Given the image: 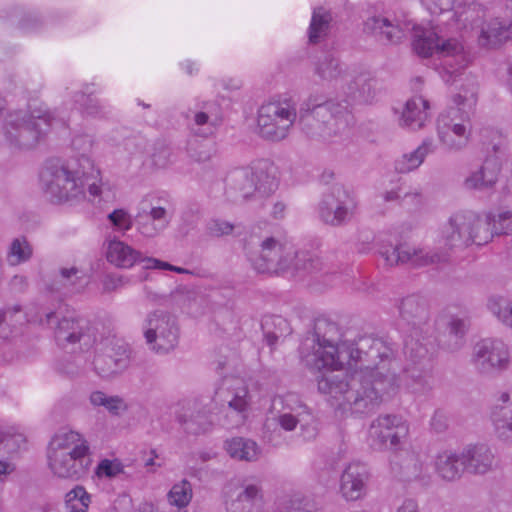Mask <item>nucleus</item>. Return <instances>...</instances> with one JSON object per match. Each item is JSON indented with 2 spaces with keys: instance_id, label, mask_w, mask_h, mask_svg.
Masks as SVG:
<instances>
[{
  "instance_id": "obj_1",
  "label": "nucleus",
  "mask_w": 512,
  "mask_h": 512,
  "mask_svg": "<svg viewBox=\"0 0 512 512\" xmlns=\"http://www.w3.org/2000/svg\"><path fill=\"white\" fill-rule=\"evenodd\" d=\"M337 333L336 324L327 323L322 336L316 333L304 340L301 357L307 366L324 370L317 378L318 390L335 410L369 413L400 387L391 369L394 347L372 335L339 342Z\"/></svg>"
},
{
  "instance_id": "obj_2",
  "label": "nucleus",
  "mask_w": 512,
  "mask_h": 512,
  "mask_svg": "<svg viewBox=\"0 0 512 512\" xmlns=\"http://www.w3.org/2000/svg\"><path fill=\"white\" fill-rule=\"evenodd\" d=\"M512 231V213L500 212L497 216L488 212L460 211L449 217L440 229L439 247L435 249L411 246L407 243L393 245L385 233L379 236V254L386 265L408 264L413 267L446 263L451 254L459 253L475 245L489 243L495 235Z\"/></svg>"
},
{
  "instance_id": "obj_3",
  "label": "nucleus",
  "mask_w": 512,
  "mask_h": 512,
  "mask_svg": "<svg viewBox=\"0 0 512 512\" xmlns=\"http://www.w3.org/2000/svg\"><path fill=\"white\" fill-rule=\"evenodd\" d=\"M40 181L45 193L57 202L100 199L104 186L93 160L84 155L47 161L41 171Z\"/></svg>"
},
{
  "instance_id": "obj_4",
  "label": "nucleus",
  "mask_w": 512,
  "mask_h": 512,
  "mask_svg": "<svg viewBox=\"0 0 512 512\" xmlns=\"http://www.w3.org/2000/svg\"><path fill=\"white\" fill-rule=\"evenodd\" d=\"M91 464L89 443L79 432H60L50 440L47 465L55 477L77 481L88 473Z\"/></svg>"
},
{
  "instance_id": "obj_5",
  "label": "nucleus",
  "mask_w": 512,
  "mask_h": 512,
  "mask_svg": "<svg viewBox=\"0 0 512 512\" xmlns=\"http://www.w3.org/2000/svg\"><path fill=\"white\" fill-rule=\"evenodd\" d=\"M454 107L441 113L436 122L437 137L443 148L458 152L466 148L472 136L471 114L477 103L474 83L461 89L454 96Z\"/></svg>"
},
{
  "instance_id": "obj_6",
  "label": "nucleus",
  "mask_w": 512,
  "mask_h": 512,
  "mask_svg": "<svg viewBox=\"0 0 512 512\" xmlns=\"http://www.w3.org/2000/svg\"><path fill=\"white\" fill-rule=\"evenodd\" d=\"M250 260L260 273H312L321 269L318 258L312 257L308 252H299L290 241L275 237L264 239L259 254Z\"/></svg>"
},
{
  "instance_id": "obj_7",
  "label": "nucleus",
  "mask_w": 512,
  "mask_h": 512,
  "mask_svg": "<svg viewBox=\"0 0 512 512\" xmlns=\"http://www.w3.org/2000/svg\"><path fill=\"white\" fill-rule=\"evenodd\" d=\"M413 48L421 57L436 56L442 69L450 77L460 74L470 63V54L463 42L456 37H445L434 29L412 26Z\"/></svg>"
},
{
  "instance_id": "obj_8",
  "label": "nucleus",
  "mask_w": 512,
  "mask_h": 512,
  "mask_svg": "<svg viewBox=\"0 0 512 512\" xmlns=\"http://www.w3.org/2000/svg\"><path fill=\"white\" fill-rule=\"evenodd\" d=\"M305 105L308 113L301 115V122L309 136L332 141L349 133L353 116L346 104L335 101L316 103L309 99Z\"/></svg>"
},
{
  "instance_id": "obj_9",
  "label": "nucleus",
  "mask_w": 512,
  "mask_h": 512,
  "mask_svg": "<svg viewBox=\"0 0 512 512\" xmlns=\"http://www.w3.org/2000/svg\"><path fill=\"white\" fill-rule=\"evenodd\" d=\"M57 124L65 125L66 120L51 112L38 111L28 115L23 111H15L6 116L3 129L6 140L12 146L29 150L36 147L49 127Z\"/></svg>"
},
{
  "instance_id": "obj_10",
  "label": "nucleus",
  "mask_w": 512,
  "mask_h": 512,
  "mask_svg": "<svg viewBox=\"0 0 512 512\" xmlns=\"http://www.w3.org/2000/svg\"><path fill=\"white\" fill-rule=\"evenodd\" d=\"M282 409L277 411L265 422V437L268 442L278 445L281 439V430L294 431L300 426L301 436L304 440L314 439L317 435L314 416L309 407L293 395L281 400Z\"/></svg>"
},
{
  "instance_id": "obj_11",
  "label": "nucleus",
  "mask_w": 512,
  "mask_h": 512,
  "mask_svg": "<svg viewBox=\"0 0 512 512\" xmlns=\"http://www.w3.org/2000/svg\"><path fill=\"white\" fill-rule=\"evenodd\" d=\"M57 324L54 331L59 346L70 348L72 351L85 352L90 350L98 341L95 327L76 311H67L60 318H55L50 327Z\"/></svg>"
},
{
  "instance_id": "obj_12",
  "label": "nucleus",
  "mask_w": 512,
  "mask_h": 512,
  "mask_svg": "<svg viewBox=\"0 0 512 512\" xmlns=\"http://www.w3.org/2000/svg\"><path fill=\"white\" fill-rule=\"evenodd\" d=\"M297 117L289 101H270L257 112V132L267 140L280 141L287 137Z\"/></svg>"
},
{
  "instance_id": "obj_13",
  "label": "nucleus",
  "mask_w": 512,
  "mask_h": 512,
  "mask_svg": "<svg viewBox=\"0 0 512 512\" xmlns=\"http://www.w3.org/2000/svg\"><path fill=\"white\" fill-rule=\"evenodd\" d=\"M142 332L148 349L157 355L170 353L179 342L176 319L165 312L149 314L143 322Z\"/></svg>"
},
{
  "instance_id": "obj_14",
  "label": "nucleus",
  "mask_w": 512,
  "mask_h": 512,
  "mask_svg": "<svg viewBox=\"0 0 512 512\" xmlns=\"http://www.w3.org/2000/svg\"><path fill=\"white\" fill-rule=\"evenodd\" d=\"M470 362L482 375L503 373L512 363L510 348L498 338L481 339L473 346Z\"/></svg>"
},
{
  "instance_id": "obj_15",
  "label": "nucleus",
  "mask_w": 512,
  "mask_h": 512,
  "mask_svg": "<svg viewBox=\"0 0 512 512\" xmlns=\"http://www.w3.org/2000/svg\"><path fill=\"white\" fill-rule=\"evenodd\" d=\"M172 221V213L160 205L154 194L144 195L138 203L134 223L137 233L150 240L160 236Z\"/></svg>"
},
{
  "instance_id": "obj_16",
  "label": "nucleus",
  "mask_w": 512,
  "mask_h": 512,
  "mask_svg": "<svg viewBox=\"0 0 512 512\" xmlns=\"http://www.w3.org/2000/svg\"><path fill=\"white\" fill-rule=\"evenodd\" d=\"M409 435V424L400 415L381 414L368 430L370 445L379 450L398 448Z\"/></svg>"
},
{
  "instance_id": "obj_17",
  "label": "nucleus",
  "mask_w": 512,
  "mask_h": 512,
  "mask_svg": "<svg viewBox=\"0 0 512 512\" xmlns=\"http://www.w3.org/2000/svg\"><path fill=\"white\" fill-rule=\"evenodd\" d=\"M431 341L422 336V330L415 328L404 341V353L419 367L405 369L406 386L413 393H422L429 388L428 375L421 361L424 360L429 352L428 345Z\"/></svg>"
},
{
  "instance_id": "obj_18",
  "label": "nucleus",
  "mask_w": 512,
  "mask_h": 512,
  "mask_svg": "<svg viewBox=\"0 0 512 512\" xmlns=\"http://www.w3.org/2000/svg\"><path fill=\"white\" fill-rule=\"evenodd\" d=\"M357 203L342 185H334L319 205L320 218L327 224L339 226L349 221L355 213Z\"/></svg>"
},
{
  "instance_id": "obj_19",
  "label": "nucleus",
  "mask_w": 512,
  "mask_h": 512,
  "mask_svg": "<svg viewBox=\"0 0 512 512\" xmlns=\"http://www.w3.org/2000/svg\"><path fill=\"white\" fill-rule=\"evenodd\" d=\"M55 312L38 305H30L24 312L19 305L0 310V337L8 338L12 332L10 327L32 322L41 326H51Z\"/></svg>"
},
{
  "instance_id": "obj_20",
  "label": "nucleus",
  "mask_w": 512,
  "mask_h": 512,
  "mask_svg": "<svg viewBox=\"0 0 512 512\" xmlns=\"http://www.w3.org/2000/svg\"><path fill=\"white\" fill-rule=\"evenodd\" d=\"M371 474L368 467L360 461L345 465L339 479V494L347 502H355L366 497Z\"/></svg>"
},
{
  "instance_id": "obj_21",
  "label": "nucleus",
  "mask_w": 512,
  "mask_h": 512,
  "mask_svg": "<svg viewBox=\"0 0 512 512\" xmlns=\"http://www.w3.org/2000/svg\"><path fill=\"white\" fill-rule=\"evenodd\" d=\"M390 471L394 478L403 482L424 481L429 477L428 466L421 457L410 451H400L390 460Z\"/></svg>"
},
{
  "instance_id": "obj_22",
  "label": "nucleus",
  "mask_w": 512,
  "mask_h": 512,
  "mask_svg": "<svg viewBox=\"0 0 512 512\" xmlns=\"http://www.w3.org/2000/svg\"><path fill=\"white\" fill-rule=\"evenodd\" d=\"M470 29L479 28L478 43L484 48H497L512 36V21L504 15L485 19V16Z\"/></svg>"
},
{
  "instance_id": "obj_23",
  "label": "nucleus",
  "mask_w": 512,
  "mask_h": 512,
  "mask_svg": "<svg viewBox=\"0 0 512 512\" xmlns=\"http://www.w3.org/2000/svg\"><path fill=\"white\" fill-rule=\"evenodd\" d=\"M495 437L504 443H512V394L500 392L490 411Z\"/></svg>"
},
{
  "instance_id": "obj_24",
  "label": "nucleus",
  "mask_w": 512,
  "mask_h": 512,
  "mask_svg": "<svg viewBox=\"0 0 512 512\" xmlns=\"http://www.w3.org/2000/svg\"><path fill=\"white\" fill-rule=\"evenodd\" d=\"M186 117L191 131L201 137L214 134L220 123L219 108L213 101L201 102L189 108Z\"/></svg>"
},
{
  "instance_id": "obj_25",
  "label": "nucleus",
  "mask_w": 512,
  "mask_h": 512,
  "mask_svg": "<svg viewBox=\"0 0 512 512\" xmlns=\"http://www.w3.org/2000/svg\"><path fill=\"white\" fill-rule=\"evenodd\" d=\"M131 364V350L126 345H120L106 353L97 354L93 365L95 372L104 379L114 378Z\"/></svg>"
},
{
  "instance_id": "obj_26",
  "label": "nucleus",
  "mask_w": 512,
  "mask_h": 512,
  "mask_svg": "<svg viewBox=\"0 0 512 512\" xmlns=\"http://www.w3.org/2000/svg\"><path fill=\"white\" fill-rule=\"evenodd\" d=\"M216 395L227 402L228 406L240 415V423L245 421L250 405V397L248 388L242 379L225 377L221 386L216 390Z\"/></svg>"
},
{
  "instance_id": "obj_27",
  "label": "nucleus",
  "mask_w": 512,
  "mask_h": 512,
  "mask_svg": "<svg viewBox=\"0 0 512 512\" xmlns=\"http://www.w3.org/2000/svg\"><path fill=\"white\" fill-rule=\"evenodd\" d=\"M463 469L471 474H486L494 464V454L486 444L468 445L461 451Z\"/></svg>"
},
{
  "instance_id": "obj_28",
  "label": "nucleus",
  "mask_w": 512,
  "mask_h": 512,
  "mask_svg": "<svg viewBox=\"0 0 512 512\" xmlns=\"http://www.w3.org/2000/svg\"><path fill=\"white\" fill-rule=\"evenodd\" d=\"M409 29V23L401 25L400 23L382 15L371 16L364 22V31L366 33L390 43L399 42L405 36V32Z\"/></svg>"
},
{
  "instance_id": "obj_29",
  "label": "nucleus",
  "mask_w": 512,
  "mask_h": 512,
  "mask_svg": "<svg viewBox=\"0 0 512 512\" xmlns=\"http://www.w3.org/2000/svg\"><path fill=\"white\" fill-rule=\"evenodd\" d=\"M500 156H486L481 167L472 172L465 180L467 189L485 190L492 188L501 171Z\"/></svg>"
},
{
  "instance_id": "obj_30",
  "label": "nucleus",
  "mask_w": 512,
  "mask_h": 512,
  "mask_svg": "<svg viewBox=\"0 0 512 512\" xmlns=\"http://www.w3.org/2000/svg\"><path fill=\"white\" fill-rule=\"evenodd\" d=\"M254 193V180L250 168L236 169L226 179V196L235 203L247 200Z\"/></svg>"
},
{
  "instance_id": "obj_31",
  "label": "nucleus",
  "mask_w": 512,
  "mask_h": 512,
  "mask_svg": "<svg viewBox=\"0 0 512 512\" xmlns=\"http://www.w3.org/2000/svg\"><path fill=\"white\" fill-rule=\"evenodd\" d=\"M106 257L109 263L123 269H129L140 262H143L145 266V259L148 258L143 257L139 250L119 239L108 242Z\"/></svg>"
},
{
  "instance_id": "obj_32",
  "label": "nucleus",
  "mask_w": 512,
  "mask_h": 512,
  "mask_svg": "<svg viewBox=\"0 0 512 512\" xmlns=\"http://www.w3.org/2000/svg\"><path fill=\"white\" fill-rule=\"evenodd\" d=\"M430 102L423 96H413L403 109L400 125L412 130L422 128L431 116Z\"/></svg>"
},
{
  "instance_id": "obj_33",
  "label": "nucleus",
  "mask_w": 512,
  "mask_h": 512,
  "mask_svg": "<svg viewBox=\"0 0 512 512\" xmlns=\"http://www.w3.org/2000/svg\"><path fill=\"white\" fill-rule=\"evenodd\" d=\"M435 149L433 140L427 138L414 150L399 156L394 162V168L401 174L413 172L423 164L428 155L434 153Z\"/></svg>"
},
{
  "instance_id": "obj_34",
  "label": "nucleus",
  "mask_w": 512,
  "mask_h": 512,
  "mask_svg": "<svg viewBox=\"0 0 512 512\" xmlns=\"http://www.w3.org/2000/svg\"><path fill=\"white\" fill-rule=\"evenodd\" d=\"M262 500V489L258 484H243L236 498L226 499L227 512H257L256 507Z\"/></svg>"
},
{
  "instance_id": "obj_35",
  "label": "nucleus",
  "mask_w": 512,
  "mask_h": 512,
  "mask_svg": "<svg viewBox=\"0 0 512 512\" xmlns=\"http://www.w3.org/2000/svg\"><path fill=\"white\" fill-rule=\"evenodd\" d=\"M254 192L270 194L278 187L277 167L268 160H259L251 166Z\"/></svg>"
},
{
  "instance_id": "obj_36",
  "label": "nucleus",
  "mask_w": 512,
  "mask_h": 512,
  "mask_svg": "<svg viewBox=\"0 0 512 512\" xmlns=\"http://www.w3.org/2000/svg\"><path fill=\"white\" fill-rule=\"evenodd\" d=\"M453 16L459 28L468 29L476 25L484 16V8L475 0H452Z\"/></svg>"
},
{
  "instance_id": "obj_37",
  "label": "nucleus",
  "mask_w": 512,
  "mask_h": 512,
  "mask_svg": "<svg viewBox=\"0 0 512 512\" xmlns=\"http://www.w3.org/2000/svg\"><path fill=\"white\" fill-rule=\"evenodd\" d=\"M224 449L231 458L239 461H256L261 455V448L258 444L254 440L244 437L227 439Z\"/></svg>"
},
{
  "instance_id": "obj_38",
  "label": "nucleus",
  "mask_w": 512,
  "mask_h": 512,
  "mask_svg": "<svg viewBox=\"0 0 512 512\" xmlns=\"http://www.w3.org/2000/svg\"><path fill=\"white\" fill-rule=\"evenodd\" d=\"M435 469L437 474L444 480L454 481L459 479L465 471L461 464V453L444 451L438 454L435 461Z\"/></svg>"
},
{
  "instance_id": "obj_39",
  "label": "nucleus",
  "mask_w": 512,
  "mask_h": 512,
  "mask_svg": "<svg viewBox=\"0 0 512 512\" xmlns=\"http://www.w3.org/2000/svg\"><path fill=\"white\" fill-rule=\"evenodd\" d=\"M56 286L52 290L67 292H79L87 285L85 273L77 267H63L56 276Z\"/></svg>"
},
{
  "instance_id": "obj_40",
  "label": "nucleus",
  "mask_w": 512,
  "mask_h": 512,
  "mask_svg": "<svg viewBox=\"0 0 512 512\" xmlns=\"http://www.w3.org/2000/svg\"><path fill=\"white\" fill-rule=\"evenodd\" d=\"M33 252V246L28 239L25 236H18L7 245L5 258L9 266L16 267L30 261Z\"/></svg>"
},
{
  "instance_id": "obj_41",
  "label": "nucleus",
  "mask_w": 512,
  "mask_h": 512,
  "mask_svg": "<svg viewBox=\"0 0 512 512\" xmlns=\"http://www.w3.org/2000/svg\"><path fill=\"white\" fill-rule=\"evenodd\" d=\"M314 74L322 82H332L342 77L343 70L339 60L332 54H324L314 64Z\"/></svg>"
},
{
  "instance_id": "obj_42",
  "label": "nucleus",
  "mask_w": 512,
  "mask_h": 512,
  "mask_svg": "<svg viewBox=\"0 0 512 512\" xmlns=\"http://www.w3.org/2000/svg\"><path fill=\"white\" fill-rule=\"evenodd\" d=\"M482 144L487 156H500L503 160L506 152L507 141L505 135L498 129L484 128L481 131Z\"/></svg>"
},
{
  "instance_id": "obj_43",
  "label": "nucleus",
  "mask_w": 512,
  "mask_h": 512,
  "mask_svg": "<svg viewBox=\"0 0 512 512\" xmlns=\"http://www.w3.org/2000/svg\"><path fill=\"white\" fill-rule=\"evenodd\" d=\"M89 401L92 406L103 407L113 415H119L127 409L123 398L118 395H108L100 390L91 392Z\"/></svg>"
},
{
  "instance_id": "obj_44",
  "label": "nucleus",
  "mask_w": 512,
  "mask_h": 512,
  "mask_svg": "<svg viewBox=\"0 0 512 512\" xmlns=\"http://www.w3.org/2000/svg\"><path fill=\"white\" fill-rule=\"evenodd\" d=\"M487 309L506 327L512 330V301L492 296L487 301Z\"/></svg>"
},
{
  "instance_id": "obj_45",
  "label": "nucleus",
  "mask_w": 512,
  "mask_h": 512,
  "mask_svg": "<svg viewBox=\"0 0 512 512\" xmlns=\"http://www.w3.org/2000/svg\"><path fill=\"white\" fill-rule=\"evenodd\" d=\"M466 330V321L462 318L452 316L447 323V331L451 339L444 344L445 348L451 352L459 350L464 343L463 339Z\"/></svg>"
},
{
  "instance_id": "obj_46",
  "label": "nucleus",
  "mask_w": 512,
  "mask_h": 512,
  "mask_svg": "<svg viewBox=\"0 0 512 512\" xmlns=\"http://www.w3.org/2000/svg\"><path fill=\"white\" fill-rule=\"evenodd\" d=\"M65 503L70 512H87L91 504V495L83 486L77 485L67 492Z\"/></svg>"
},
{
  "instance_id": "obj_47",
  "label": "nucleus",
  "mask_w": 512,
  "mask_h": 512,
  "mask_svg": "<svg viewBox=\"0 0 512 512\" xmlns=\"http://www.w3.org/2000/svg\"><path fill=\"white\" fill-rule=\"evenodd\" d=\"M331 15L322 8L315 9L309 27V41L317 43L328 31Z\"/></svg>"
},
{
  "instance_id": "obj_48",
  "label": "nucleus",
  "mask_w": 512,
  "mask_h": 512,
  "mask_svg": "<svg viewBox=\"0 0 512 512\" xmlns=\"http://www.w3.org/2000/svg\"><path fill=\"white\" fill-rule=\"evenodd\" d=\"M193 496L192 485L187 480L175 483L167 494L168 502L176 507L187 506Z\"/></svg>"
},
{
  "instance_id": "obj_49",
  "label": "nucleus",
  "mask_w": 512,
  "mask_h": 512,
  "mask_svg": "<svg viewBox=\"0 0 512 512\" xmlns=\"http://www.w3.org/2000/svg\"><path fill=\"white\" fill-rule=\"evenodd\" d=\"M399 312L407 320L419 317L425 312V302L418 295H409L401 300Z\"/></svg>"
},
{
  "instance_id": "obj_50",
  "label": "nucleus",
  "mask_w": 512,
  "mask_h": 512,
  "mask_svg": "<svg viewBox=\"0 0 512 512\" xmlns=\"http://www.w3.org/2000/svg\"><path fill=\"white\" fill-rule=\"evenodd\" d=\"M25 443V436L15 427H8L0 431V449L7 453H14Z\"/></svg>"
},
{
  "instance_id": "obj_51",
  "label": "nucleus",
  "mask_w": 512,
  "mask_h": 512,
  "mask_svg": "<svg viewBox=\"0 0 512 512\" xmlns=\"http://www.w3.org/2000/svg\"><path fill=\"white\" fill-rule=\"evenodd\" d=\"M124 466L118 459H102L95 468V475L100 479H113L123 473Z\"/></svg>"
},
{
  "instance_id": "obj_52",
  "label": "nucleus",
  "mask_w": 512,
  "mask_h": 512,
  "mask_svg": "<svg viewBox=\"0 0 512 512\" xmlns=\"http://www.w3.org/2000/svg\"><path fill=\"white\" fill-rule=\"evenodd\" d=\"M107 219L111 223L113 229L117 232L125 234L133 226V218L128 210L124 208L114 209L108 214Z\"/></svg>"
},
{
  "instance_id": "obj_53",
  "label": "nucleus",
  "mask_w": 512,
  "mask_h": 512,
  "mask_svg": "<svg viewBox=\"0 0 512 512\" xmlns=\"http://www.w3.org/2000/svg\"><path fill=\"white\" fill-rule=\"evenodd\" d=\"M75 102L80 105V109L86 115L96 117L103 114V107L100 105L99 101L93 98L91 95L78 93L76 95Z\"/></svg>"
},
{
  "instance_id": "obj_54",
  "label": "nucleus",
  "mask_w": 512,
  "mask_h": 512,
  "mask_svg": "<svg viewBox=\"0 0 512 512\" xmlns=\"http://www.w3.org/2000/svg\"><path fill=\"white\" fill-rule=\"evenodd\" d=\"M234 225L221 219H212L207 224V231L213 237H221L232 233Z\"/></svg>"
},
{
  "instance_id": "obj_55",
  "label": "nucleus",
  "mask_w": 512,
  "mask_h": 512,
  "mask_svg": "<svg viewBox=\"0 0 512 512\" xmlns=\"http://www.w3.org/2000/svg\"><path fill=\"white\" fill-rule=\"evenodd\" d=\"M273 323L275 325H278V326H281V325H285L286 326V321L282 318V317H270V318H266L264 320V322L262 323V327L265 331V339H266V342L269 346H273L276 344V342L278 341L279 337L282 336V333H278L277 331H269L267 330L269 324Z\"/></svg>"
},
{
  "instance_id": "obj_56",
  "label": "nucleus",
  "mask_w": 512,
  "mask_h": 512,
  "mask_svg": "<svg viewBox=\"0 0 512 512\" xmlns=\"http://www.w3.org/2000/svg\"><path fill=\"white\" fill-rule=\"evenodd\" d=\"M146 265L144 268L146 269H161V270H169L173 271L179 274H191V271L188 269L174 266L168 262H164L162 260L156 259V258H147L145 259Z\"/></svg>"
},
{
  "instance_id": "obj_57",
  "label": "nucleus",
  "mask_w": 512,
  "mask_h": 512,
  "mask_svg": "<svg viewBox=\"0 0 512 512\" xmlns=\"http://www.w3.org/2000/svg\"><path fill=\"white\" fill-rule=\"evenodd\" d=\"M93 140L90 136H78L72 141V146L75 150L81 152L79 157L88 156L86 153L92 148Z\"/></svg>"
},
{
  "instance_id": "obj_58",
  "label": "nucleus",
  "mask_w": 512,
  "mask_h": 512,
  "mask_svg": "<svg viewBox=\"0 0 512 512\" xmlns=\"http://www.w3.org/2000/svg\"><path fill=\"white\" fill-rule=\"evenodd\" d=\"M9 286L14 292H23L28 287L27 277L22 274H16L11 278Z\"/></svg>"
},
{
  "instance_id": "obj_59",
  "label": "nucleus",
  "mask_w": 512,
  "mask_h": 512,
  "mask_svg": "<svg viewBox=\"0 0 512 512\" xmlns=\"http://www.w3.org/2000/svg\"><path fill=\"white\" fill-rule=\"evenodd\" d=\"M431 427L436 432H442L447 427V418L442 412H435L430 421Z\"/></svg>"
},
{
  "instance_id": "obj_60",
  "label": "nucleus",
  "mask_w": 512,
  "mask_h": 512,
  "mask_svg": "<svg viewBox=\"0 0 512 512\" xmlns=\"http://www.w3.org/2000/svg\"><path fill=\"white\" fill-rule=\"evenodd\" d=\"M281 512H311L303 505V500L300 497L292 498L284 507Z\"/></svg>"
},
{
  "instance_id": "obj_61",
  "label": "nucleus",
  "mask_w": 512,
  "mask_h": 512,
  "mask_svg": "<svg viewBox=\"0 0 512 512\" xmlns=\"http://www.w3.org/2000/svg\"><path fill=\"white\" fill-rule=\"evenodd\" d=\"M25 512H55V506L51 502L40 499L26 509Z\"/></svg>"
},
{
  "instance_id": "obj_62",
  "label": "nucleus",
  "mask_w": 512,
  "mask_h": 512,
  "mask_svg": "<svg viewBox=\"0 0 512 512\" xmlns=\"http://www.w3.org/2000/svg\"><path fill=\"white\" fill-rule=\"evenodd\" d=\"M380 197L385 202H393L397 201L401 197V188L400 186H397L391 190L383 192Z\"/></svg>"
},
{
  "instance_id": "obj_63",
  "label": "nucleus",
  "mask_w": 512,
  "mask_h": 512,
  "mask_svg": "<svg viewBox=\"0 0 512 512\" xmlns=\"http://www.w3.org/2000/svg\"><path fill=\"white\" fill-rule=\"evenodd\" d=\"M396 512H419V507L415 500L406 499L397 508Z\"/></svg>"
},
{
  "instance_id": "obj_64",
  "label": "nucleus",
  "mask_w": 512,
  "mask_h": 512,
  "mask_svg": "<svg viewBox=\"0 0 512 512\" xmlns=\"http://www.w3.org/2000/svg\"><path fill=\"white\" fill-rule=\"evenodd\" d=\"M122 285H123L122 278L108 277L104 282V288H105V290H108V291L117 289L118 287H121Z\"/></svg>"
}]
</instances>
